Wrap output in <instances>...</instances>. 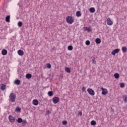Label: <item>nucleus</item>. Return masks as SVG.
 I'll list each match as a JSON object with an SVG mask.
<instances>
[{"label": "nucleus", "instance_id": "nucleus-12", "mask_svg": "<svg viewBox=\"0 0 127 127\" xmlns=\"http://www.w3.org/2000/svg\"><path fill=\"white\" fill-rule=\"evenodd\" d=\"M14 83L15 85H20V80H19V79H16L15 80H14Z\"/></svg>", "mask_w": 127, "mask_h": 127}, {"label": "nucleus", "instance_id": "nucleus-6", "mask_svg": "<svg viewBox=\"0 0 127 127\" xmlns=\"http://www.w3.org/2000/svg\"><path fill=\"white\" fill-rule=\"evenodd\" d=\"M101 90H102V95H107L108 94V90L107 89L101 87Z\"/></svg>", "mask_w": 127, "mask_h": 127}, {"label": "nucleus", "instance_id": "nucleus-8", "mask_svg": "<svg viewBox=\"0 0 127 127\" xmlns=\"http://www.w3.org/2000/svg\"><path fill=\"white\" fill-rule=\"evenodd\" d=\"M106 21L108 25H113V21H112V20H111V18H107Z\"/></svg>", "mask_w": 127, "mask_h": 127}, {"label": "nucleus", "instance_id": "nucleus-23", "mask_svg": "<svg viewBox=\"0 0 127 127\" xmlns=\"http://www.w3.org/2000/svg\"><path fill=\"white\" fill-rule=\"evenodd\" d=\"M22 119H21V118H18L17 122V123H18V124H20L21 123H22Z\"/></svg>", "mask_w": 127, "mask_h": 127}, {"label": "nucleus", "instance_id": "nucleus-9", "mask_svg": "<svg viewBox=\"0 0 127 127\" xmlns=\"http://www.w3.org/2000/svg\"><path fill=\"white\" fill-rule=\"evenodd\" d=\"M84 31H86L87 30V32H91L92 31V28H91V27H89L88 28L87 27H85L84 28Z\"/></svg>", "mask_w": 127, "mask_h": 127}, {"label": "nucleus", "instance_id": "nucleus-34", "mask_svg": "<svg viewBox=\"0 0 127 127\" xmlns=\"http://www.w3.org/2000/svg\"><path fill=\"white\" fill-rule=\"evenodd\" d=\"M20 108H16V112H17V113H19L20 112Z\"/></svg>", "mask_w": 127, "mask_h": 127}, {"label": "nucleus", "instance_id": "nucleus-32", "mask_svg": "<svg viewBox=\"0 0 127 127\" xmlns=\"http://www.w3.org/2000/svg\"><path fill=\"white\" fill-rule=\"evenodd\" d=\"M62 124L64 126H66V125L67 124V122L66 121H63Z\"/></svg>", "mask_w": 127, "mask_h": 127}, {"label": "nucleus", "instance_id": "nucleus-11", "mask_svg": "<svg viewBox=\"0 0 127 127\" xmlns=\"http://www.w3.org/2000/svg\"><path fill=\"white\" fill-rule=\"evenodd\" d=\"M32 103L33 105H34V106H37L39 104L38 100H37V99L33 100Z\"/></svg>", "mask_w": 127, "mask_h": 127}, {"label": "nucleus", "instance_id": "nucleus-30", "mask_svg": "<svg viewBox=\"0 0 127 127\" xmlns=\"http://www.w3.org/2000/svg\"><path fill=\"white\" fill-rule=\"evenodd\" d=\"M47 67L48 69H50L51 68V64L48 63L47 64Z\"/></svg>", "mask_w": 127, "mask_h": 127}, {"label": "nucleus", "instance_id": "nucleus-27", "mask_svg": "<svg viewBox=\"0 0 127 127\" xmlns=\"http://www.w3.org/2000/svg\"><path fill=\"white\" fill-rule=\"evenodd\" d=\"M18 26H19V27H21L22 26V22L21 21H19L18 22Z\"/></svg>", "mask_w": 127, "mask_h": 127}, {"label": "nucleus", "instance_id": "nucleus-13", "mask_svg": "<svg viewBox=\"0 0 127 127\" xmlns=\"http://www.w3.org/2000/svg\"><path fill=\"white\" fill-rule=\"evenodd\" d=\"M6 87V86L4 84L2 83L0 87V90H1V91H4V90H5Z\"/></svg>", "mask_w": 127, "mask_h": 127}, {"label": "nucleus", "instance_id": "nucleus-5", "mask_svg": "<svg viewBox=\"0 0 127 127\" xmlns=\"http://www.w3.org/2000/svg\"><path fill=\"white\" fill-rule=\"evenodd\" d=\"M60 101V99L59 97H55L53 98V102L54 104H57V103L59 102Z\"/></svg>", "mask_w": 127, "mask_h": 127}, {"label": "nucleus", "instance_id": "nucleus-28", "mask_svg": "<svg viewBox=\"0 0 127 127\" xmlns=\"http://www.w3.org/2000/svg\"><path fill=\"white\" fill-rule=\"evenodd\" d=\"M22 123L23 126H26V124H27V122L25 120H23Z\"/></svg>", "mask_w": 127, "mask_h": 127}, {"label": "nucleus", "instance_id": "nucleus-21", "mask_svg": "<svg viewBox=\"0 0 127 127\" xmlns=\"http://www.w3.org/2000/svg\"><path fill=\"white\" fill-rule=\"evenodd\" d=\"M114 77H115V79H119V78H120V74H119L118 73H115Z\"/></svg>", "mask_w": 127, "mask_h": 127}, {"label": "nucleus", "instance_id": "nucleus-4", "mask_svg": "<svg viewBox=\"0 0 127 127\" xmlns=\"http://www.w3.org/2000/svg\"><path fill=\"white\" fill-rule=\"evenodd\" d=\"M87 92L89 95H91V96H94L95 95V91H94V90L91 88L87 89Z\"/></svg>", "mask_w": 127, "mask_h": 127}, {"label": "nucleus", "instance_id": "nucleus-36", "mask_svg": "<svg viewBox=\"0 0 127 127\" xmlns=\"http://www.w3.org/2000/svg\"><path fill=\"white\" fill-rule=\"evenodd\" d=\"M78 115L80 116V117H82L83 113L81 111H78Z\"/></svg>", "mask_w": 127, "mask_h": 127}, {"label": "nucleus", "instance_id": "nucleus-35", "mask_svg": "<svg viewBox=\"0 0 127 127\" xmlns=\"http://www.w3.org/2000/svg\"><path fill=\"white\" fill-rule=\"evenodd\" d=\"M92 64H96V59H92Z\"/></svg>", "mask_w": 127, "mask_h": 127}, {"label": "nucleus", "instance_id": "nucleus-24", "mask_svg": "<svg viewBox=\"0 0 127 127\" xmlns=\"http://www.w3.org/2000/svg\"><path fill=\"white\" fill-rule=\"evenodd\" d=\"M48 95L49 97H52V96H53V92L52 91H49L48 92Z\"/></svg>", "mask_w": 127, "mask_h": 127}, {"label": "nucleus", "instance_id": "nucleus-26", "mask_svg": "<svg viewBox=\"0 0 127 127\" xmlns=\"http://www.w3.org/2000/svg\"><path fill=\"white\" fill-rule=\"evenodd\" d=\"M68 50H69V51H72L73 50V47L72 46H69L67 47Z\"/></svg>", "mask_w": 127, "mask_h": 127}, {"label": "nucleus", "instance_id": "nucleus-14", "mask_svg": "<svg viewBox=\"0 0 127 127\" xmlns=\"http://www.w3.org/2000/svg\"><path fill=\"white\" fill-rule=\"evenodd\" d=\"M81 15H82V14L81 13V11H76V16L77 17H80V16H81Z\"/></svg>", "mask_w": 127, "mask_h": 127}, {"label": "nucleus", "instance_id": "nucleus-18", "mask_svg": "<svg viewBox=\"0 0 127 127\" xmlns=\"http://www.w3.org/2000/svg\"><path fill=\"white\" fill-rule=\"evenodd\" d=\"M89 11L91 13H94V12H95V8H94V7H90L89 8Z\"/></svg>", "mask_w": 127, "mask_h": 127}, {"label": "nucleus", "instance_id": "nucleus-31", "mask_svg": "<svg viewBox=\"0 0 127 127\" xmlns=\"http://www.w3.org/2000/svg\"><path fill=\"white\" fill-rule=\"evenodd\" d=\"M120 87H121V88H125V83H121V84H120Z\"/></svg>", "mask_w": 127, "mask_h": 127}, {"label": "nucleus", "instance_id": "nucleus-16", "mask_svg": "<svg viewBox=\"0 0 127 127\" xmlns=\"http://www.w3.org/2000/svg\"><path fill=\"white\" fill-rule=\"evenodd\" d=\"M1 54L2 55H6L7 54V51L6 50H2L1 51Z\"/></svg>", "mask_w": 127, "mask_h": 127}, {"label": "nucleus", "instance_id": "nucleus-7", "mask_svg": "<svg viewBox=\"0 0 127 127\" xmlns=\"http://www.w3.org/2000/svg\"><path fill=\"white\" fill-rule=\"evenodd\" d=\"M119 52H120V49H116L111 52V54L112 55H116Z\"/></svg>", "mask_w": 127, "mask_h": 127}, {"label": "nucleus", "instance_id": "nucleus-15", "mask_svg": "<svg viewBox=\"0 0 127 127\" xmlns=\"http://www.w3.org/2000/svg\"><path fill=\"white\" fill-rule=\"evenodd\" d=\"M10 15H8L6 17L5 20H6V22H10Z\"/></svg>", "mask_w": 127, "mask_h": 127}, {"label": "nucleus", "instance_id": "nucleus-3", "mask_svg": "<svg viewBox=\"0 0 127 127\" xmlns=\"http://www.w3.org/2000/svg\"><path fill=\"white\" fill-rule=\"evenodd\" d=\"M8 120L10 123H14L15 122L16 118L14 117H12L11 115L8 116Z\"/></svg>", "mask_w": 127, "mask_h": 127}, {"label": "nucleus", "instance_id": "nucleus-22", "mask_svg": "<svg viewBox=\"0 0 127 127\" xmlns=\"http://www.w3.org/2000/svg\"><path fill=\"white\" fill-rule=\"evenodd\" d=\"M123 100L125 103H127V95H124L123 96Z\"/></svg>", "mask_w": 127, "mask_h": 127}, {"label": "nucleus", "instance_id": "nucleus-10", "mask_svg": "<svg viewBox=\"0 0 127 127\" xmlns=\"http://www.w3.org/2000/svg\"><path fill=\"white\" fill-rule=\"evenodd\" d=\"M17 52H18V55H19L20 56H23L24 54L23 51L21 50H19Z\"/></svg>", "mask_w": 127, "mask_h": 127}, {"label": "nucleus", "instance_id": "nucleus-2", "mask_svg": "<svg viewBox=\"0 0 127 127\" xmlns=\"http://www.w3.org/2000/svg\"><path fill=\"white\" fill-rule=\"evenodd\" d=\"M66 22L67 23H69V24H72V23H73V22H74V18H73V17L71 16H68L67 17H66Z\"/></svg>", "mask_w": 127, "mask_h": 127}, {"label": "nucleus", "instance_id": "nucleus-25", "mask_svg": "<svg viewBox=\"0 0 127 127\" xmlns=\"http://www.w3.org/2000/svg\"><path fill=\"white\" fill-rule=\"evenodd\" d=\"M91 126H96V125H97V123H96V121H92L91 122Z\"/></svg>", "mask_w": 127, "mask_h": 127}, {"label": "nucleus", "instance_id": "nucleus-17", "mask_svg": "<svg viewBox=\"0 0 127 127\" xmlns=\"http://www.w3.org/2000/svg\"><path fill=\"white\" fill-rule=\"evenodd\" d=\"M95 42L97 44H100L101 42V39L100 38H97L95 40Z\"/></svg>", "mask_w": 127, "mask_h": 127}, {"label": "nucleus", "instance_id": "nucleus-33", "mask_svg": "<svg viewBox=\"0 0 127 127\" xmlns=\"http://www.w3.org/2000/svg\"><path fill=\"white\" fill-rule=\"evenodd\" d=\"M90 41L89 40L86 41L85 42L86 45H87V46H89L90 45Z\"/></svg>", "mask_w": 127, "mask_h": 127}, {"label": "nucleus", "instance_id": "nucleus-29", "mask_svg": "<svg viewBox=\"0 0 127 127\" xmlns=\"http://www.w3.org/2000/svg\"><path fill=\"white\" fill-rule=\"evenodd\" d=\"M65 71H66L67 73H70V72H71V69L69 67H66L65 68Z\"/></svg>", "mask_w": 127, "mask_h": 127}, {"label": "nucleus", "instance_id": "nucleus-37", "mask_svg": "<svg viewBox=\"0 0 127 127\" xmlns=\"http://www.w3.org/2000/svg\"><path fill=\"white\" fill-rule=\"evenodd\" d=\"M82 92H85V91H86V87H83L82 88Z\"/></svg>", "mask_w": 127, "mask_h": 127}, {"label": "nucleus", "instance_id": "nucleus-19", "mask_svg": "<svg viewBox=\"0 0 127 127\" xmlns=\"http://www.w3.org/2000/svg\"><path fill=\"white\" fill-rule=\"evenodd\" d=\"M122 50L123 52H124V53H126V52H127V48L126 47H123L122 48Z\"/></svg>", "mask_w": 127, "mask_h": 127}, {"label": "nucleus", "instance_id": "nucleus-20", "mask_svg": "<svg viewBox=\"0 0 127 127\" xmlns=\"http://www.w3.org/2000/svg\"><path fill=\"white\" fill-rule=\"evenodd\" d=\"M31 77H32V75H31V74H30V73H28L26 75V78L27 79H30V78H31Z\"/></svg>", "mask_w": 127, "mask_h": 127}, {"label": "nucleus", "instance_id": "nucleus-1", "mask_svg": "<svg viewBox=\"0 0 127 127\" xmlns=\"http://www.w3.org/2000/svg\"><path fill=\"white\" fill-rule=\"evenodd\" d=\"M16 98V94L15 93H11L9 96V101L11 103H14L15 102V99Z\"/></svg>", "mask_w": 127, "mask_h": 127}]
</instances>
